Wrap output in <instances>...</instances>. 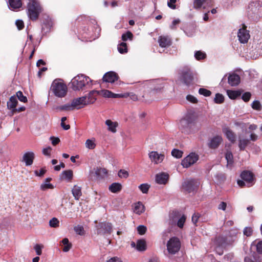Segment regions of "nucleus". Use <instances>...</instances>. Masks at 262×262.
I'll return each instance as SVG.
<instances>
[{"label":"nucleus","instance_id":"nucleus-25","mask_svg":"<svg viewBox=\"0 0 262 262\" xmlns=\"http://www.w3.org/2000/svg\"><path fill=\"white\" fill-rule=\"evenodd\" d=\"M228 79L229 84L231 86H235L240 82V77L236 74L229 75Z\"/></svg>","mask_w":262,"mask_h":262},{"label":"nucleus","instance_id":"nucleus-59","mask_svg":"<svg viewBox=\"0 0 262 262\" xmlns=\"http://www.w3.org/2000/svg\"><path fill=\"white\" fill-rule=\"evenodd\" d=\"M186 100L192 103H196L198 102V99L196 98L191 95H188L186 96Z\"/></svg>","mask_w":262,"mask_h":262},{"label":"nucleus","instance_id":"nucleus-61","mask_svg":"<svg viewBox=\"0 0 262 262\" xmlns=\"http://www.w3.org/2000/svg\"><path fill=\"white\" fill-rule=\"evenodd\" d=\"M251 96L250 92H246L243 94L242 98L245 102H248L250 100Z\"/></svg>","mask_w":262,"mask_h":262},{"label":"nucleus","instance_id":"nucleus-26","mask_svg":"<svg viewBox=\"0 0 262 262\" xmlns=\"http://www.w3.org/2000/svg\"><path fill=\"white\" fill-rule=\"evenodd\" d=\"M223 133L226 136L227 138L231 142L233 143L235 142L236 139V136L234 133L228 127H225L223 128Z\"/></svg>","mask_w":262,"mask_h":262},{"label":"nucleus","instance_id":"nucleus-33","mask_svg":"<svg viewBox=\"0 0 262 262\" xmlns=\"http://www.w3.org/2000/svg\"><path fill=\"white\" fill-rule=\"evenodd\" d=\"M72 191L75 199L78 200L82 195L81 187L77 185H75L73 187Z\"/></svg>","mask_w":262,"mask_h":262},{"label":"nucleus","instance_id":"nucleus-55","mask_svg":"<svg viewBox=\"0 0 262 262\" xmlns=\"http://www.w3.org/2000/svg\"><path fill=\"white\" fill-rule=\"evenodd\" d=\"M139 188L143 193H147L149 188V185L147 184H142L139 186Z\"/></svg>","mask_w":262,"mask_h":262},{"label":"nucleus","instance_id":"nucleus-52","mask_svg":"<svg viewBox=\"0 0 262 262\" xmlns=\"http://www.w3.org/2000/svg\"><path fill=\"white\" fill-rule=\"evenodd\" d=\"M43 248V246L41 244H36L34 247V249L37 255H40L42 254V249Z\"/></svg>","mask_w":262,"mask_h":262},{"label":"nucleus","instance_id":"nucleus-50","mask_svg":"<svg viewBox=\"0 0 262 262\" xmlns=\"http://www.w3.org/2000/svg\"><path fill=\"white\" fill-rule=\"evenodd\" d=\"M133 37V35L130 31H127L126 33L123 34L122 35V39L124 41H126L127 39L132 40Z\"/></svg>","mask_w":262,"mask_h":262},{"label":"nucleus","instance_id":"nucleus-5","mask_svg":"<svg viewBox=\"0 0 262 262\" xmlns=\"http://www.w3.org/2000/svg\"><path fill=\"white\" fill-rule=\"evenodd\" d=\"M237 234V230H231L225 237L222 236L217 237L216 239L215 243L219 248H223L226 245L230 244L234 242L236 239Z\"/></svg>","mask_w":262,"mask_h":262},{"label":"nucleus","instance_id":"nucleus-10","mask_svg":"<svg viewBox=\"0 0 262 262\" xmlns=\"http://www.w3.org/2000/svg\"><path fill=\"white\" fill-rule=\"evenodd\" d=\"M241 178L245 181L247 187H250L254 184V178L253 173L248 170L244 171L241 174Z\"/></svg>","mask_w":262,"mask_h":262},{"label":"nucleus","instance_id":"nucleus-64","mask_svg":"<svg viewBox=\"0 0 262 262\" xmlns=\"http://www.w3.org/2000/svg\"><path fill=\"white\" fill-rule=\"evenodd\" d=\"M46 170L44 168H41L39 171L35 170L34 171L35 174L36 176L42 177L46 173Z\"/></svg>","mask_w":262,"mask_h":262},{"label":"nucleus","instance_id":"nucleus-1","mask_svg":"<svg viewBox=\"0 0 262 262\" xmlns=\"http://www.w3.org/2000/svg\"><path fill=\"white\" fill-rule=\"evenodd\" d=\"M71 88L74 91H83L91 89L93 85L92 80L83 74L74 77L71 81Z\"/></svg>","mask_w":262,"mask_h":262},{"label":"nucleus","instance_id":"nucleus-38","mask_svg":"<svg viewBox=\"0 0 262 262\" xmlns=\"http://www.w3.org/2000/svg\"><path fill=\"white\" fill-rule=\"evenodd\" d=\"M136 248L139 251L146 250V242L144 239H139L137 242Z\"/></svg>","mask_w":262,"mask_h":262},{"label":"nucleus","instance_id":"nucleus-7","mask_svg":"<svg viewBox=\"0 0 262 262\" xmlns=\"http://www.w3.org/2000/svg\"><path fill=\"white\" fill-rule=\"evenodd\" d=\"M199 159V156L191 152L182 161L181 164L184 168H188L194 164Z\"/></svg>","mask_w":262,"mask_h":262},{"label":"nucleus","instance_id":"nucleus-11","mask_svg":"<svg viewBox=\"0 0 262 262\" xmlns=\"http://www.w3.org/2000/svg\"><path fill=\"white\" fill-rule=\"evenodd\" d=\"M180 78L184 83L189 85L193 80L192 73L189 69L184 70L182 71Z\"/></svg>","mask_w":262,"mask_h":262},{"label":"nucleus","instance_id":"nucleus-9","mask_svg":"<svg viewBox=\"0 0 262 262\" xmlns=\"http://www.w3.org/2000/svg\"><path fill=\"white\" fill-rule=\"evenodd\" d=\"M199 182L194 180H187L184 182L182 184V187L185 191L191 192L194 191L199 186Z\"/></svg>","mask_w":262,"mask_h":262},{"label":"nucleus","instance_id":"nucleus-31","mask_svg":"<svg viewBox=\"0 0 262 262\" xmlns=\"http://www.w3.org/2000/svg\"><path fill=\"white\" fill-rule=\"evenodd\" d=\"M51 178H46L45 181L40 185V189L41 190L45 191L48 189L53 188V186L50 183Z\"/></svg>","mask_w":262,"mask_h":262},{"label":"nucleus","instance_id":"nucleus-8","mask_svg":"<svg viewBox=\"0 0 262 262\" xmlns=\"http://www.w3.org/2000/svg\"><path fill=\"white\" fill-rule=\"evenodd\" d=\"M100 30V28L97 26H96L94 32L92 31L91 30H90V29H88V32H84L82 34L83 38V40L91 41L92 40L95 39L99 37Z\"/></svg>","mask_w":262,"mask_h":262},{"label":"nucleus","instance_id":"nucleus-2","mask_svg":"<svg viewBox=\"0 0 262 262\" xmlns=\"http://www.w3.org/2000/svg\"><path fill=\"white\" fill-rule=\"evenodd\" d=\"M51 92L57 97L63 98L68 93V87L61 79H55L52 83Z\"/></svg>","mask_w":262,"mask_h":262},{"label":"nucleus","instance_id":"nucleus-3","mask_svg":"<svg viewBox=\"0 0 262 262\" xmlns=\"http://www.w3.org/2000/svg\"><path fill=\"white\" fill-rule=\"evenodd\" d=\"M28 15L29 18L33 20H36L40 13L42 11V8L37 0H30L27 4Z\"/></svg>","mask_w":262,"mask_h":262},{"label":"nucleus","instance_id":"nucleus-22","mask_svg":"<svg viewBox=\"0 0 262 262\" xmlns=\"http://www.w3.org/2000/svg\"><path fill=\"white\" fill-rule=\"evenodd\" d=\"M159 46L162 48H166L171 44V39L168 36H160L158 38Z\"/></svg>","mask_w":262,"mask_h":262},{"label":"nucleus","instance_id":"nucleus-62","mask_svg":"<svg viewBox=\"0 0 262 262\" xmlns=\"http://www.w3.org/2000/svg\"><path fill=\"white\" fill-rule=\"evenodd\" d=\"M177 0H169L167 2L168 6L172 9H175L176 8V3Z\"/></svg>","mask_w":262,"mask_h":262},{"label":"nucleus","instance_id":"nucleus-40","mask_svg":"<svg viewBox=\"0 0 262 262\" xmlns=\"http://www.w3.org/2000/svg\"><path fill=\"white\" fill-rule=\"evenodd\" d=\"M85 145V147L89 149H94L96 147L95 139L94 138H92L86 140Z\"/></svg>","mask_w":262,"mask_h":262},{"label":"nucleus","instance_id":"nucleus-17","mask_svg":"<svg viewBox=\"0 0 262 262\" xmlns=\"http://www.w3.org/2000/svg\"><path fill=\"white\" fill-rule=\"evenodd\" d=\"M249 8L252 13L258 15L262 12V3L258 1L252 2L249 5Z\"/></svg>","mask_w":262,"mask_h":262},{"label":"nucleus","instance_id":"nucleus-36","mask_svg":"<svg viewBox=\"0 0 262 262\" xmlns=\"http://www.w3.org/2000/svg\"><path fill=\"white\" fill-rule=\"evenodd\" d=\"M107 171L105 168H99L95 171V174L98 178H103L107 176Z\"/></svg>","mask_w":262,"mask_h":262},{"label":"nucleus","instance_id":"nucleus-44","mask_svg":"<svg viewBox=\"0 0 262 262\" xmlns=\"http://www.w3.org/2000/svg\"><path fill=\"white\" fill-rule=\"evenodd\" d=\"M249 143V140L248 139H240L239 140L238 146L240 148V150H243L245 149L247 145Z\"/></svg>","mask_w":262,"mask_h":262},{"label":"nucleus","instance_id":"nucleus-29","mask_svg":"<svg viewBox=\"0 0 262 262\" xmlns=\"http://www.w3.org/2000/svg\"><path fill=\"white\" fill-rule=\"evenodd\" d=\"M22 5L20 0H9V7L12 10H15L21 7Z\"/></svg>","mask_w":262,"mask_h":262},{"label":"nucleus","instance_id":"nucleus-48","mask_svg":"<svg viewBox=\"0 0 262 262\" xmlns=\"http://www.w3.org/2000/svg\"><path fill=\"white\" fill-rule=\"evenodd\" d=\"M215 103L217 104L222 103L224 101V97L222 94L217 93L215 95V97L214 99Z\"/></svg>","mask_w":262,"mask_h":262},{"label":"nucleus","instance_id":"nucleus-14","mask_svg":"<svg viewBox=\"0 0 262 262\" xmlns=\"http://www.w3.org/2000/svg\"><path fill=\"white\" fill-rule=\"evenodd\" d=\"M149 158L152 162L157 164L163 161L164 155L159 154L157 151H152L149 153Z\"/></svg>","mask_w":262,"mask_h":262},{"label":"nucleus","instance_id":"nucleus-47","mask_svg":"<svg viewBox=\"0 0 262 262\" xmlns=\"http://www.w3.org/2000/svg\"><path fill=\"white\" fill-rule=\"evenodd\" d=\"M74 230L75 232L78 235H83L84 234V230L83 227L81 225H77L74 227Z\"/></svg>","mask_w":262,"mask_h":262},{"label":"nucleus","instance_id":"nucleus-6","mask_svg":"<svg viewBox=\"0 0 262 262\" xmlns=\"http://www.w3.org/2000/svg\"><path fill=\"white\" fill-rule=\"evenodd\" d=\"M141 85L142 88H149L156 91L163 88V83L158 79L144 81L141 83Z\"/></svg>","mask_w":262,"mask_h":262},{"label":"nucleus","instance_id":"nucleus-39","mask_svg":"<svg viewBox=\"0 0 262 262\" xmlns=\"http://www.w3.org/2000/svg\"><path fill=\"white\" fill-rule=\"evenodd\" d=\"M208 1V0H194V8L196 9H200L204 4L210 6L211 4H209Z\"/></svg>","mask_w":262,"mask_h":262},{"label":"nucleus","instance_id":"nucleus-4","mask_svg":"<svg viewBox=\"0 0 262 262\" xmlns=\"http://www.w3.org/2000/svg\"><path fill=\"white\" fill-rule=\"evenodd\" d=\"M181 243L180 239L176 236H173L167 241L166 243V251L165 254L170 257L177 254L180 250Z\"/></svg>","mask_w":262,"mask_h":262},{"label":"nucleus","instance_id":"nucleus-45","mask_svg":"<svg viewBox=\"0 0 262 262\" xmlns=\"http://www.w3.org/2000/svg\"><path fill=\"white\" fill-rule=\"evenodd\" d=\"M61 174L68 180H70L73 178V171L71 170L63 171Z\"/></svg>","mask_w":262,"mask_h":262},{"label":"nucleus","instance_id":"nucleus-54","mask_svg":"<svg viewBox=\"0 0 262 262\" xmlns=\"http://www.w3.org/2000/svg\"><path fill=\"white\" fill-rule=\"evenodd\" d=\"M16 98H17L19 101L23 102H26L27 101V98L26 96H24L23 93L21 91H18L16 93Z\"/></svg>","mask_w":262,"mask_h":262},{"label":"nucleus","instance_id":"nucleus-30","mask_svg":"<svg viewBox=\"0 0 262 262\" xmlns=\"http://www.w3.org/2000/svg\"><path fill=\"white\" fill-rule=\"evenodd\" d=\"M225 158L227 160V167L229 168L232 167L233 163V157L231 151L227 150L225 154Z\"/></svg>","mask_w":262,"mask_h":262},{"label":"nucleus","instance_id":"nucleus-18","mask_svg":"<svg viewBox=\"0 0 262 262\" xmlns=\"http://www.w3.org/2000/svg\"><path fill=\"white\" fill-rule=\"evenodd\" d=\"M35 158V154L33 151H28L24 154L23 157V161L26 166H30L33 164Z\"/></svg>","mask_w":262,"mask_h":262},{"label":"nucleus","instance_id":"nucleus-35","mask_svg":"<svg viewBox=\"0 0 262 262\" xmlns=\"http://www.w3.org/2000/svg\"><path fill=\"white\" fill-rule=\"evenodd\" d=\"M109 190L113 193H117L122 189V185L119 183H114L109 186Z\"/></svg>","mask_w":262,"mask_h":262},{"label":"nucleus","instance_id":"nucleus-56","mask_svg":"<svg viewBox=\"0 0 262 262\" xmlns=\"http://www.w3.org/2000/svg\"><path fill=\"white\" fill-rule=\"evenodd\" d=\"M252 107L256 110H260L262 108L261 105L259 101L255 100L252 103Z\"/></svg>","mask_w":262,"mask_h":262},{"label":"nucleus","instance_id":"nucleus-13","mask_svg":"<svg viewBox=\"0 0 262 262\" xmlns=\"http://www.w3.org/2000/svg\"><path fill=\"white\" fill-rule=\"evenodd\" d=\"M237 37L240 42L242 43H246L248 41L250 35L245 26L239 29Z\"/></svg>","mask_w":262,"mask_h":262},{"label":"nucleus","instance_id":"nucleus-60","mask_svg":"<svg viewBox=\"0 0 262 262\" xmlns=\"http://www.w3.org/2000/svg\"><path fill=\"white\" fill-rule=\"evenodd\" d=\"M253 230L251 227H246L244 230V234L247 236H250L252 235Z\"/></svg>","mask_w":262,"mask_h":262},{"label":"nucleus","instance_id":"nucleus-27","mask_svg":"<svg viewBox=\"0 0 262 262\" xmlns=\"http://www.w3.org/2000/svg\"><path fill=\"white\" fill-rule=\"evenodd\" d=\"M186 221V216L184 215H183L180 219L178 220L173 219L172 220H170L169 223L173 225L174 224H177V225L178 227L180 228H182L183 227L184 224Z\"/></svg>","mask_w":262,"mask_h":262},{"label":"nucleus","instance_id":"nucleus-15","mask_svg":"<svg viewBox=\"0 0 262 262\" xmlns=\"http://www.w3.org/2000/svg\"><path fill=\"white\" fill-rule=\"evenodd\" d=\"M72 102L75 110H78L88 105L86 101V96L75 98L72 100Z\"/></svg>","mask_w":262,"mask_h":262},{"label":"nucleus","instance_id":"nucleus-41","mask_svg":"<svg viewBox=\"0 0 262 262\" xmlns=\"http://www.w3.org/2000/svg\"><path fill=\"white\" fill-rule=\"evenodd\" d=\"M118 50L121 54L126 53L127 52V48L126 43L121 42L118 46Z\"/></svg>","mask_w":262,"mask_h":262},{"label":"nucleus","instance_id":"nucleus-28","mask_svg":"<svg viewBox=\"0 0 262 262\" xmlns=\"http://www.w3.org/2000/svg\"><path fill=\"white\" fill-rule=\"evenodd\" d=\"M17 104V99L15 96H11L9 100L7 102V108L9 110H12L13 112H14L16 105Z\"/></svg>","mask_w":262,"mask_h":262},{"label":"nucleus","instance_id":"nucleus-16","mask_svg":"<svg viewBox=\"0 0 262 262\" xmlns=\"http://www.w3.org/2000/svg\"><path fill=\"white\" fill-rule=\"evenodd\" d=\"M192 122V116L191 114L187 113L180 121L179 126L182 128L187 127Z\"/></svg>","mask_w":262,"mask_h":262},{"label":"nucleus","instance_id":"nucleus-34","mask_svg":"<svg viewBox=\"0 0 262 262\" xmlns=\"http://www.w3.org/2000/svg\"><path fill=\"white\" fill-rule=\"evenodd\" d=\"M242 91L241 90L233 91V90H227V94L228 97L231 99H235L238 97L240 96Z\"/></svg>","mask_w":262,"mask_h":262},{"label":"nucleus","instance_id":"nucleus-51","mask_svg":"<svg viewBox=\"0 0 262 262\" xmlns=\"http://www.w3.org/2000/svg\"><path fill=\"white\" fill-rule=\"evenodd\" d=\"M171 155L176 158H180L182 157L183 152L177 149H173L171 151Z\"/></svg>","mask_w":262,"mask_h":262},{"label":"nucleus","instance_id":"nucleus-53","mask_svg":"<svg viewBox=\"0 0 262 262\" xmlns=\"http://www.w3.org/2000/svg\"><path fill=\"white\" fill-rule=\"evenodd\" d=\"M199 93L200 95H202L206 97L209 96L211 94V91L204 88H200L199 90Z\"/></svg>","mask_w":262,"mask_h":262},{"label":"nucleus","instance_id":"nucleus-43","mask_svg":"<svg viewBox=\"0 0 262 262\" xmlns=\"http://www.w3.org/2000/svg\"><path fill=\"white\" fill-rule=\"evenodd\" d=\"M194 57L196 60H200L205 59L206 57V55L204 52L198 51L195 52Z\"/></svg>","mask_w":262,"mask_h":262},{"label":"nucleus","instance_id":"nucleus-21","mask_svg":"<svg viewBox=\"0 0 262 262\" xmlns=\"http://www.w3.org/2000/svg\"><path fill=\"white\" fill-rule=\"evenodd\" d=\"M223 139L221 136H216L210 140L208 146L211 148L215 149L219 147Z\"/></svg>","mask_w":262,"mask_h":262},{"label":"nucleus","instance_id":"nucleus-20","mask_svg":"<svg viewBox=\"0 0 262 262\" xmlns=\"http://www.w3.org/2000/svg\"><path fill=\"white\" fill-rule=\"evenodd\" d=\"M169 175L165 172H160L156 175L155 180L157 183L159 184L165 185L168 182Z\"/></svg>","mask_w":262,"mask_h":262},{"label":"nucleus","instance_id":"nucleus-63","mask_svg":"<svg viewBox=\"0 0 262 262\" xmlns=\"http://www.w3.org/2000/svg\"><path fill=\"white\" fill-rule=\"evenodd\" d=\"M15 24L18 30H21L24 27L23 21L20 19L17 20L15 22Z\"/></svg>","mask_w":262,"mask_h":262},{"label":"nucleus","instance_id":"nucleus-23","mask_svg":"<svg viewBox=\"0 0 262 262\" xmlns=\"http://www.w3.org/2000/svg\"><path fill=\"white\" fill-rule=\"evenodd\" d=\"M105 125L107 126V130L113 133L117 132V127L118 126L117 122L113 121L110 119H107L105 121Z\"/></svg>","mask_w":262,"mask_h":262},{"label":"nucleus","instance_id":"nucleus-57","mask_svg":"<svg viewBox=\"0 0 262 262\" xmlns=\"http://www.w3.org/2000/svg\"><path fill=\"white\" fill-rule=\"evenodd\" d=\"M118 175L121 178H126L128 177V173L125 170L121 169L119 171Z\"/></svg>","mask_w":262,"mask_h":262},{"label":"nucleus","instance_id":"nucleus-46","mask_svg":"<svg viewBox=\"0 0 262 262\" xmlns=\"http://www.w3.org/2000/svg\"><path fill=\"white\" fill-rule=\"evenodd\" d=\"M49 225L50 227L53 228H57L59 226V221L58 219L56 217L52 218L49 221Z\"/></svg>","mask_w":262,"mask_h":262},{"label":"nucleus","instance_id":"nucleus-58","mask_svg":"<svg viewBox=\"0 0 262 262\" xmlns=\"http://www.w3.org/2000/svg\"><path fill=\"white\" fill-rule=\"evenodd\" d=\"M137 231L139 234H144L146 231V227L143 225H140L137 227Z\"/></svg>","mask_w":262,"mask_h":262},{"label":"nucleus","instance_id":"nucleus-12","mask_svg":"<svg viewBox=\"0 0 262 262\" xmlns=\"http://www.w3.org/2000/svg\"><path fill=\"white\" fill-rule=\"evenodd\" d=\"M112 226L110 223H100L97 226V233L99 234L110 233L112 231Z\"/></svg>","mask_w":262,"mask_h":262},{"label":"nucleus","instance_id":"nucleus-49","mask_svg":"<svg viewBox=\"0 0 262 262\" xmlns=\"http://www.w3.org/2000/svg\"><path fill=\"white\" fill-rule=\"evenodd\" d=\"M99 94L101 95L102 96H103L104 97L113 98V93H112V92H111L108 90H102L100 92H99Z\"/></svg>","mask_w":262,"mask_h":262},{"label":"nucleus","instance_id":"nucleus-42","mask_svg":"<svg viewBox=\"0 0 262 262\" xmlns=\"http://www.w3.org/2000/svg\"><path fill=\"white\" fill-rule=\"evenodd\" d=\"M252 246L256 248V251L258 253L262 254V241L256 242L254 241L252 244Z\"/></svg>","mask_w":262,"mask_h":262},{"label":"nucleus","instance_id":"nucleus-37","mask_svg":"<svg viewBox=\"0 0 262 262\" xmlns=\"http://www.w3.org/2000/svg\"><path fill=\"white\" fill-rule=\"evenodd\" d=\"M58 108L60 111H71L75 110L72 101L71 102V103H68L64 105L59 106Z\"/></svg>","mask_w":262,"mask_h":262},{"label":"nucleus","instance_id":"nucleus-32","mask_svg":"<svg viewBox=\"0 0 262 262\" xmlns=\"http://www.w3.org/2000/svg\"><path fill=\"white\" fill-rule=\"evenodd\" d=\"M144 211V206L140 202L135 204L134 212L138 214H141Z\"/></svg>","mask_w":262,"mask_h":262},{"label":"nucleus","instance_id":"nucleus-19","mask_svg":"<svg viewBox=\"0 0 262 262\" xmlns=\"http://www.w3.org/2000/svg\"><path fill=\"white\" fill-rule=\"evenodd\" d=\"M118 78L117 74L113 71L108 72L103 77V80L106 82L113 83Z\"/></svg>","mask_w":262,"mask_h":262},{"label":"nucleus","instance_id":"nucleus-24","mask_svg":"<svg viewBox=\"0 0 262 262\" xmlns=\"http://www.w3.org/2000/svg\"><path fill=\"white\" fill-rule=\"evenodd\" d=\"M99 94V91L93 90L89 93L88 97L86 96L88 105L94 103L97 99L96 96Z\"/></svg>","mask_w":262,"mask_h":262}]
</instances>
